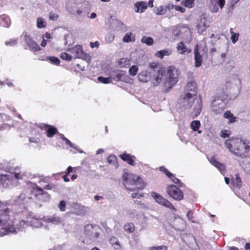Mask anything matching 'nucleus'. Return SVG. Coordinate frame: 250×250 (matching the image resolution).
Returning <instances> with one entry per match:
<instances>
[{"instance_id": "6ab92c4d", "label": "nucleus", "mask_w": 250, "mask_h": 250, "mask_svg": "<svg viewBox=\"0 0 250 250\" xmlns=\"http://www.w3.org/2000/svg\"><path fill=\"white\" fill-rule=\"evenodd\" d=\"M111 80L116 81H124L125 80L126 76L125 74L120 70H115L111 73L110 75Z\"/></svg>"}, {"instance_id": "8fccbe9b", "label": "nucleus", "mask_w": 250, "mask_h": 250, "mask_svg": "<svg viewBox=\"0 0 250 250\" xmlns=\"http://www.w3.org/2000/svg\"><path fill=\"white\" fill-rule=\"evenodd\" d=\"M18 40L15 39H10L9 41L5 42V45L8 46H13L16 45Z\"/></svg>"}, {"instance_id": "aec40b11", "label": "nucleus", "mask_w": 250, "mask_h": 250, "mask_svg": "<svg viewBox=\"0 0 250 250\" xmlns=\"http://www.w3.org/2000/svg\"><path fill=\"white\" fill-rule=\"evenodd\" d=\"M110 26L115 30H120L125 28V25L119 20L111 18L110 20Z\"/></svg>"}, {"instance_id": "20e7f679", "label": "nucleus", "mask_w": 250, "mask_h": 250, "mask_svg": "<svg viewBox=\"0 0 250 250\" xmlns=\"http://www.w3.org/2000/svg\"><path fill=\"white\" fill-rule=\"evenodd\" d=\"M9 210L8 208L0 210V229L4 231L1 232L3 234H8L14 233L15 229L10 226Z\"/></svg>"}, {"instance_id": "4d7b16f0", "label": "nucleus", "mask_w": 250, "mask_h": 250, "mask_svg": "<svg viewBox=\"0 0 250 250\" xmlns=\"http://www.w3.org/2000/svg\"><path fill=\"white\" fill-rule=\"evenodd\" d=\"M77 14L79 16L84 17L86 15V12L84 9H78L76 11Z\"/></svg>"}, {"instance_id": "052dcab7", "label": "nucleus", "mask_w": 250, "mask_h": 250, "mask_svg": "<svg viewBox=\"0 0 250 250\" xmlns=\"http://www.w3.org/2000/svg\"><path fill=\"white\" fill-rule=\"evenodd\" d=\"M143 196H144V194L143 193H141L139 194H138L137 193H133L131 194V197L133 198H140V197H142Z\"/></svg>"}, {"instance_id": "ea45409f", "label": "nucleus", "mask_w": 250, "mask_h": 250, "mask_svg": "<svg viewBox=\"0 0 250 250\" xmlns=\"http://www.w3.org/2000/svg\"><path fill=\"white\" fill-rule=\"evenodd\" d=\"M195 0H185L181 2V4L187 7L192 8L194 6V1Z\"/></svg>"}, {"instance_id": "0eeeda50", "label": "nucleus", "mask_w": 250, "mask_h": 250, "mask_svg": "<svg viewBox=\"0 0 250 250\" xmlns=\"http://www.w3.org/2000/svg\"><path fill=\"white\" fill-rule=\"evenodd\" d=\"M14 176L17 179H21L22 178L21 174L18 172H14L10 174L0 173V183L3 187L6 188L11 185V178Z\"/></svg>"}, {"instance_id": "e433bc0d", "label": "nucleus", "mask_w": 250, "mask_h": 250, "mask_svg": "<svg viewBox=\"0 0 250 250\" xmlns=\"http://www.w3.org/2000/svg\"><path fill=\"white\" fill-rule=\"evenodd\" d=\"M141 42L147 45H151L153 43V40L151 37L143 36L141 39Z\"/></svg>"}, {"instance_id": "a878e982", "label": "nucleus", "mask_w": 250, "mask_h": 250, "mask_svg": "<svg viewBox=\"0 0 250 250\" xmlns=\"http://www.w3.org/2000/svg\"><path fill=\"white\" fill-rule=\"evenodd\" d=\"M45 221L47 223H50L56 225H59L60 224L63 225L62 219H61L60 217L55 215L47 218Z\"/></svg>"}, {"instance_id": "cd10ccee", "label": "nucleus", "mask_w": 250, "mask_h": 250, "mask_svg": "<svg viewBox=\"0 0 250 250\" xmlns=\"http://www.w3.org/2000/svg\"><path fill=\"white\" fill-rule=\"evenodd\" d=\"M124 230L128 233H131L135 230V226L133 223H126L124 226Z\"/></svg>"}, {"instance_id": "bf43d9fd", "label": "nucleus", "mask_w": 250, "mask_h": 250, "mask_svg": "<svg viewBox=\"0 0 250 250\" xmlns=\"http://www.w3.org/2000/svg\"><path fill=\"white\" fill-rule=\"evenodd\" d=\"M150 250H167V248L165 246H157L152 247Z\"/></svg>"}, {"instance_id": "13d9d810", "label": "nucleus", "mask_w": 250, "mask_h": 250, "mask_svg": "<svg viewBox=\"0 0 250 250\" xmlns=\"http://www.w3.org/2000/svg\"><path fill=\"white\" fill-rule=\"evenodd\" d=\"M105 40L108 42H112L114 39V36L111 34H107L106 36H105Z\"/></svg>"}, {"instance_id": "7c9ffc66", "label": "nucleus", "mask_w": 250, "mask_h": 250, "mask_svg": "<svg viewBox=\"0 0 250 250\" xmlns=\"http://www.w3.org/2000/svg\"><path fill=\"white\" fill-rule=\"evenodd\" d=\"M135 40V36L131 33H126L123 39V41L125 42H133Z\"/></svg>"}, {"instance_id": "423d86ee", "label": "nucleus", "mask_w": 250, "mask_h": 250, "mask_svg": "<svg viewBox=\"0 0 250 250\" xmlns=\"http://www.w3.org/2000/svg\"><path fill=\"white\" fill-rule=\"evenodd\" d=\"M211 22L210 17L206 14H202L196 21V27L199 34H202L209 26Z\"/></svg>"}, {"instance_id": "9d476101", "label": "nucleus", "mask_w": 250, "mask_h": 250, "mask_svg": "<svg viewBox=\"0 0 250 250\" xmlns=\"http://www.w3.org/2000/svg\"><path fill=\"white\" fill-rule=\"evenodd\" d=\"M167 192L169 195L175 200L179 201L183 198L182 191L175 186H168L167 188Z\"/></svg>"}, {"instance_id": "c85d7f7f", "label": "nucleus", "mask_w": 250, "mask_h": 250, "mask_svg": "<svg viewBox=\"0 0 250 250\" xmlns=\"http://www.w3.org/2000/svg\"><path fill=\"white\" fill-rule=\"evenodd\" d=\"M223 116L225 118L229 120L228 123H233L235 121L236 117L233 116L230 111H226Z\"/></svg>"}, {"instance_id": "f257e3e1", "label": "nucleus", "mask_w": 250, "mask_h": 250, "mask_svg": "<svg viewBox=\"0 0 250 250\" xmlns=\"http://www.w3.org/2000/svg\"><path fill=\"white\" fill-rule=\"evenodd\" d=\"M165 75V70L157 62L149 64V67L146 70L141 71L138 78L144 83L150 81L153 86L159 85Z\"/></svg>"}, {"instance_id": "393cba45", "label": "nucleus", "mask_w": 250, "mask_h": 250, "mask_svg": "<svg viewBox=\"0 0 250 250\" xmlns=\"http://www.w3.org/2000/svg\"><path fill=\"white\" fill-rule=\"evenodd\" d=\"M209 162L214 166H215L222 174L224 173L225 170V167L223 164L217 162L214 158L212 157L210 159H208Z\"/></svg>"}, {"instance_id": "69168bd1", "label": "nucleus", "mask_w": 250, "mask_h": 250, "mask_svg": "<svg viewBox=\"0 0 250 250\" xmlns=\"http://www.w3.org/2000/svg\"><path fill=\"white\" fill-rule=\"evenodd\" d=\"M187 216L189 220L191 221L192 219V212L191 211H188L187 214Z\"/></svg>"}, {"instance_id": "09e8293b", "label": "nucleus", "mask_w": 250, "mask_h": 250, "mask_svg": "<svg viewBox=\"0 0 250 250\" xmlns=\"http://www.w3.org/2000/svg\"><path fill=\"white\" fill-rule=\"evenodd\" d=\"M58 208L61 211H64L66 209L65 202L63 200L61 201L58 205Z\"/></svg>"}, {"instance_id": "3c124183", "label": "nucleus", "mask_w": 250, "mask_h": 250, "mask_svg": "<svg viewBox=\"0 0 250 250\" xmlns=\"http://www.w3.org/2000/svg\"><path fill=\"white\" fill-rule=\"evenodd\" d=\"M61 138L70 147L76 149V147L74 146V145L71 142L70 140H69L68 139H67L66 137H65L63 135H61Z\"/></svg>"}, {"instance_id": "b1692460", "label": "nucleus", "mask_w": 250, "mask_h": 250, "mask_svg": "<svg viewBox=\"0 0 250 250\" xmlns=\"http://www.w3.org/2000/svg\"><path fill=\"white\" fill-rule=\"evenodd\" d=\"M177 50L180 54H187L191 52V50L188 48L186 45L182 42L178 43Z\"/></svg>"}, {"instance_id": "39448f33", "label": "nucleus", "mask_w": 250, "mask_h": 250, "mask_svg": "<svg viewBox=\"0 0 250 250\" xmlns=\"http://www.w3.org/2000/svg\"><path fill=\"white\" fill-rule=\"evenodd\" d=\"M180 71L173 68L167 70V79L163 83V86L166 91H168L178 81Z\"/></svg>"}, {"instance_id": "473e14b6", "label": "nucleus", "mask_w": 250, "mask_h": 250, "mask_svg": "<svg viewBox=\"0 0 250 250\" xmlns=\"http://www.w3.org/2000/svg\"><path fill=\"white\" fill-rule=\"evenodd\" d=\"M171 52L170 50H162L158 51L156 53L155 55L157 57L163 58L165 56H168L171 54Z\"/></svg>"}, {"instance_id": "412c9836", "label": "nucleus", "mask_w": 250, "mask_h": 250, "mask_svg": "<svg viewBox=\"0 0 250 250\" xmlns=\"http://www.w3.org/2000/svg\"><path fill=\"white\" fill-rule=\"evenodd\" d=\"M195 66L198 67L200 66L203 62L202 57L200 52L198 51V47L196 46L194 49Z\"/></svg>"}, {"instance_id": "2f4dec72", "label": "nucleus", "mask_w": 250, "mask_h": 250, "mask_svg": "<svg viewBox=\"0 0 250 250\" xmlns=\"http://www.w3.org/2000/svg\"><path fill=\"white\" fill-rule=\"evenodd\" d=\"M47 23L45 20L41 17H39L37 19V27L38 28H44L46 27Z\"/></svg>"}, {"instance_id": "e2e57ef3", "label": "nucleus", "mask_w": 250, "mask_h": 250, "mask_svg": "<svg viewBox=\"0 0 250 250\" xmlns=\"http://www.w3.org/2000/svg\"><path fill=\"white\" fill-rule=\"evenodd\" d=\"M180 222L182 225V226L181 227H178L177 229L179 230L182 231L185 229V224L184 221L183 220H180Z\"/></svg>"}, {"instance_id": "0e129e2a", "label": "nucleus", "mask_w": 250, "mask_h": 250, "mask_svg": "<svg viewBox=\"0 0 250 250\" xmlns=\"http://www.w3.org/2000/svg\"><path fill=\"white\" fill-rule=\"evenodd\" d=\"M233 83L231 82H228L226 83L225 86L226 89H230L232 87V84Z\"/></svg>"}, {"instance_id": "f704fd0d", "label": "nucleus", "mask_w": 250, "mask_h": 250, "mask_svg": "<svg viewBox=\"0 0 250 250\" xmlns=\"http://www.w3.org/2000/svg\"><path fill=\"white\" fill-rule=\"evenodd\" d=\"M10 23V20L8 17H1L0 18V25L9 27Z\"/></svg>"}, {"instance_id": "de8ad7c7", "label": "nucleus", "mask_w": 250, "mask_h": 250, "mask_svg": "<svg viewBox=\"0 0 250 250\" xmlns=\"http://www.w3.org/2000/svg\"><path fill=\"white\" fill-rule=\"evenodd\" d=\"M46 60H48L53 63L58 65L60 63V60L55 57H47L46 58Z\"/></svg>"}, {"instance_id": "6e6552de", "label": "nucleus", "mask_w": 250, "mask_h": 250, "mask_svg": "<svg viewBox=\"0 0 250 250\" xmlns=\"http://www.w3.org/2000/svg\"><path fill=\"white\" fill-rule=\"evenodd\" d=\"M98 229L97 226L87 225L84 229L85 234L90 240L93 241H97L100 236Z\"/></svg>"}, {"instance_id": "58836bf2", "label": "nucleus", "mask_w": 250, "mask_h": 250, "mask_svg": "<svg viewBox=\"0 0 250 250\" xmlns=\"http://www.w3.org/2000/svg\"><path fill=\"white\" fill-rule=\"evenodd\" d=\"M57 132V129L56 128L54 127H49L46 131V135L49 138H51L54 136Z\"/></svg>"}, {"instance_id": "a211bd4d", "label": "nucleus", "mask_w": 250, "mask_h": 250, "mask_svg": "<svg viewBox=\"0 0 250 250\" xmlns=\"http://www.w3.org/2000/svg\"><path fill=\"white\" fill-rule=\"evenodd\" d=\"M160 170L165 173V174L175 184L180 187H182L184 184L179 180L176 178L173 174L169 172L167 169L164 167H161Z\"/></svg>"}, {"instance_id": "a18cd8bd", "label": "nucleus", "mask_w": 250, "mask_h": 250, "mask_svg": "<svg viewBox=\"0 0 250 250\" xmlns=\"http://www.w3.org/2000/svg\"><path fill=\"white\" fill-rule=\"evenodd\" d=\"M154 12L157 15H164L166 13V10L163 6H160L157 7H155L154 9Z\"/></svg>"}, {"instance_id": "680f3d73", "label": "nucleus", "mask_w": 250, "mask_h": 250, "mask_svg": "<svg viewBox=\"0 0 250 250\" xmlns=\"http://www.w3.org/2000/svg\"><path fill=\"white\" fill-rule=\"evenodd\" d=\"M174 8L176 10L180 11L181 13H184L185 12V8L179 5H175Z\"/></svg>"}, {"instance_id": "6e6d98bb", "label": "nucleus", "mask_w": 250, "mask_h": 250, "mask_svg": "<svg viewBox=\"0 0 250 250\" xmlns=\"http://www.w3.org/2000/svg\"><path fill=\"white\" fill-rule=\"evenodd\" d=\"M46 2L54 8L57 6L58 0H46Z\"/></svg>"}, {"instance_id": "603ef678", "label": "nucleus", "mask_w": 250, "mask_h": 250, "mask_svg": "<svg viewBox=\"0 0 250 250\" xmlns=\"http://www.w3.org/2000/svg\"><path fill=\"white\" fill-rule=\"evenodd\" d=\"M230 135V131L228 130H223L221 131L220 136L221 137L225 138L229 137Z\"/></svg>"}, {"instance_id": "7ed1b4c3", "label": "nucleus", "mask_w": 250, "mask_h": 250, "mask_svg": "<svg viewBox=\"0 0 250 250\" xmlns=\"http://www.w3.org/2000/svg\"><path fill=\"white\" fill-rule=\"evenodd\" d=\"M123 184L129 191L142 189L145 184L142 179L138 175L128 172H125L123 176Z\"/></svg>"}, {"instance_id": "c03bdc74", "label": "nucleus", "mask_w": 250, "mask_h": 250, "mask_svg": "<svg viewBox=\"0 0 250 250\" xmlns=\"http://www.w3.org/2000/svg\"><path fill=\"white\" fill-rule=\"evenodd\" d=\"M200 123L199 121H193L190 124L191 128L194 131L197 130L200 126Z\"/></svg>"}, {"instance_id": "c9c22d12", "label": "nucleus", "mask_w": 250, "mask_h": 250, "mask_svg": "<svg viewBox=\"0 0 250 250\" xmlns=\"http://www.w3.org/2000/svg\"><path fill=\"white\" fill-rule=\"evenodd\" d=\"M233 186L240 188L242 186V181L238 174H235V179L232 181Z\"/></svg>"}, {"instance_id": "dca6fc26", "label": "nucleus", "mask_w": 250, "mask_h": 250, "mask_svg": "<svg viewBox=\"0 0 250 250\" xmlns=\"http://www.w3.org/2000/svg\"><path fill=\"white\" fill-rule=\"evenodd\" d=\"M225 4V0H211L210 6L211 12L216 13L219 11V7L222 9Z\"/></svg>"}, {"instance_id": "f3484780", "label": "nucleus", "mask_w": 250, "mask_h": 250, "mask_svg": "<svg viewBox=\"0 0 250 250\" xmlns=\"http://www.w3.org/2000/svg\"><path fill=\"white\" fill-rule=\"evenodd\" d=\"M194 106L193 109V117H197L201 113L202 108V101L201 97L194 100Z\"/></svg>"}, {"instance_id": "5fc2aeb1", "label": "nucleus", "mask_w": 250, "mask_h": 250, "mask_svg": "<svg viewBox=\"0 0 250 250\" xmlns=\"http://www.w3.org/2000/svg\"><path fill=\"white\" fill-rule=\"evenodd\" d=\"M59 17V16L57 14L54 13L53 12H50L49 14V18L50 20L52 21H56Z\"/></svg>"}, {"instance_id": "49530a36", "label": "nucleus", "mask_w": 250, "mask_h": 250, "mask_svg": "<svg viewBox=\"0 0 250 250\" xmlns=\"http://www.w3.org/2000/svg\"><path fill=\"white\" fill-rule=\"evenodd\" d=\"M98 80L103 83H112L111 78H110V77L108 78L99 77L98 78Z\"/></svg>"}, {"instance_id": "ddd939ff", "label": "nucleus", "mask_w": 250, "mask_h": 250, "mask_svg": "<svg viewBox=\"0 0 250 250\" xmlns=\"http://www.w3.org/2000/svg\"><path fill=\"white\" fill-rule=\"evenodd\" d=\"M226 104L221 99H215L212 102L211 110L216 114L221 113L225 108Z\"/></svg>"}, {"instance_id": "bb28decb", "label": "nucleus", "mask_w": 250, "mask_h": 250, "mask_svg": "<svg viewBox=\"0 0 250 250\" xmlns=\"http://www.w3.org/2000/svg\"><path fill=\"white\" fill-rule=\"evenodd\" d=\"M147 3L146 2H137L135 4V11L137 13H143L147 8Z\"/></svg>"}, {"instance_id": "1a4fd4ad", "label": "nucleus", "mask_w": 250, "mask_h": 250, "mask_svg": "<svg viewBox=\"0 0 250 250\" xmlns=\"http://www.w3.org/2000/svg\"><path fill=\"white\" fill-rule=\"evenodd\" d=\"M67 51L71 53L74 59L86 60L88 58V56L83 51L81 45H76L72 48H68Z\"/></svg>"}, {"instance_id": "4be33fe9", "label": "nucleus", "mask_w": 250, "mask_h": 250, "mask_svg": "<svg viewBox=\"0 0 250 250\" xmlns=\"http://www.w3.org/2000/svg\"><path fill=\"white\" fill-rule=\"evenodd\" d=\"M27 223L30 226L35 228H39L42 226V219L36 217L28 218Z\"/></svg>"}, {"instance_id": "f8f14e48", "label": "nucleus", "mask_w": 250, "mask_h": 250, "mask_svg": "<svg viewBox=\"0 0 250 250\" xmlns=\"http://www.w3.org/2000/svg\"><path fill=\"white\" fill-rule=\"evenodd\" d=\"M195 99V97L189 96L186 94H183L181 98L179 100V103L184 108H189L191 107L192 104Z\"/></svg>"}, {"instance_id": "864d4df0", "label": "nucleus", "mask_w": 250, "mask_h": 250, "mask_svg": "<svg viewBox=\"0 0 250 250\" xmlns=\"http://www.w3.org/2000/svg\"><path fill=\"white\" fill-rule=\"evenodd\" d=\"M107 162L109 164H114L117 162V158L114 155H110L107 158Z\"/></svg>"}, {"instance_id": "72a5a7b5", "label": "nucleus", "mask_w": 250, "mask_h": 250, "mask_svg": "<svg viewBox=\"0 0 250 250\" xmlns=\"http://www.w3.org/2000/svg\"><path fill=\"white\" fill-rule=\"evenodd\" d=\"M30 199V198L29 197H27L24 193H21L17 200V202L19 204L24 203L27 202Z\"/></svg>"}, {"instance_id": "79ce46f5", "label": "nucleus", "mask_w": 250, "mask_h": 250, "mask_svg": "<svg viewBox=\"0 0 250 250\" xmlns=\"http://www.w3.org/2000/svg\"><path fill=\"white\" fill-rule=\"evenodd\" d=\"M138 70V66L134 65L129 69V74L132 76H135L137 74Z\"/></svg>"}, {"instance_id": "2eb2a0df", "label": "nucleus", "mask_w": 250, "mask_h": 250, "mask_svg": "<svg viewBox=\"0 0 250 250\" xmlns=\"http://www.w3.org/2000/svg\"><path fill=\"white\" fill-rule=\"evenodd\" d=\"M22 36L24 37V41L29 47L30 50L35 52L40 50L41 48L39 45L30 38L26 32H24Z\"/></svg>"}, {"instance_id": "4c0bfd02", "label": "nucleus", "mask_w": 250, "mask_h": 250, "mask_svg": "<svg viewBox=\"0 0 250 250\" xmlns=\"http://www.w3.org/2000/svg\"><path fill=\"white\" fill-rule=\"evenodd\" d=\"M230 33L231 35L230 39L232 42L233 43H235L238 41L239 34L238 33H234L233 32L232 28H230Z\"/></svg>"}, {"instance_id": "338daca9", "label": "nucleus", "mask_w": 250, "mask_h": 250, "mask_svg": "<svg viewBox=\"0 0 250 250\" xmlns=\"http://www.w3.org/2000/svg\"><path fill=\"white\" fill-rule=\"evenodd\" d=\"M43 40L41 42V46L42 47H45L47 44L46 41L44 39V37L42 36Z\"/></svg>"}, {"instance_id": "5701e85b", "label": "nucleus", "mask_w": 250, "mask_h": 250, "mask_svg": "<svg viewBox=\"0 0 250 250\" xmlns=\"http://www.w3.org/2000/svg\"><path fill=\"white\" fill-rule=\"evenodd\" d=\"M119 157L125 162H126L129 165L131 166H135L134 159L135 157L132 155H130L126 153H124L123 154H121Z\"/></svg>"}, {"instance_id": "f03ea898", "label": "nucleus", "mask_w": 250, "mask_h": 250, "mask_svg": "<svg viewBox=\"0 0 250 250\" xmlns=\"http://www.w3.org/2000/svg\"><path fill=\"white\" fill-rule=\"evenodd\" d=\"M225 145L229 151L237 157L244 159L250 155V143L248 140L232 137L226 140Z\"/></svg>"}, {"instance_id": "9b49d317", "label": "nucleus", "mask_w": 250, "mask_h": 250, "mask_svg": "<svg viewBox=\"0 0 250 250\" xmlns=\"http://www.w3.org/2000/svg\"><path fill=\"white\" fill-rule=\"evenodd\" d=\"M151 195L155 200L156 202L160 205L163 206L169 209H173L175 210L174 206L171 204L167 200L164 198L162 196L159 195L158 193L152 192Z\"/></svg>"}, {"instance_id": "c756f323", "label": "nucleus", "mask_w": 250, "mask_h": 250, "mask_svg": "<svg viewBox=\"0 0 250 250\" xmlns=\"http://www.w3.org/2000/svg\"><path fill=\"white\" fill-rule=\"evenodd\" d=\"M109 243L115 249L119 250L121 247L119 241L115 236H112L109 239Z\"/></svg>"}, {"instance_id": "4468645a", "label": "nucleus", "mask_w": 250, "mask_h": 250, "mask_svg": "<svg viewBox=\"0 0 250 250\" xmlns=\"http://www.w3.org/2000/svg\"><path fill=\"white\" fill-rule=\"evenodd\" d=\"M197 93V84L192 79L189 81L185 87V94L195 97Z\"/></svg>"}, {"instance_id": "37998d69", "label": "nucleus", "mask_w": 250, "mask_h": 250, "mask_svg": "<svg viewBox=\"0 0 250 250\" xmlns=\"http://www.w3.org/2000/svg\"><path fill=\"white\" fill-rule=\"evenodd\" d=\"M60 57L64 60L67 61H70L73 59V56L71 55H70L69 54L66 53V52H63L61 53L60 55Z\"/></svg>"}, {"instance_id": "a19ab883", "label": "nucleus", "mask_w": 250, "mask_h": 250, "mask_svg": "<svg viewBox=\"0 0 250 250\" xmlns=\"http://www.w3.org/2000/svg\"><path fill=\"white\" fill-rule=\"evenodd\" d=\"M130 60L127 58H122L119 60L118 63L121 67H126L129 64Z\"/></svg>"}, {"instance_id": "774afa93", "label": "nucleus", "mask_w": 250, "mask_h": 250, "mask_svg": "<svg viewBox=\"0 0 250 250\" xmlns=\"http://www.w3.org/2000/svg\"><path fill=\"white\" fill-rule=\"evenodd\" d=\"M174 6H175V5H173V4L169 3L167 4L166 7L169 10H170L174 8Z\"/></svg>"}]
</instances>
